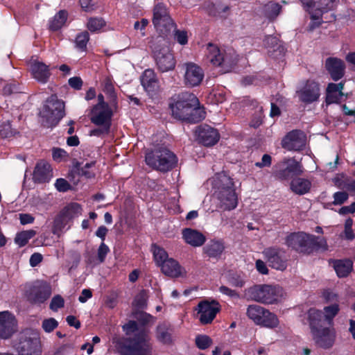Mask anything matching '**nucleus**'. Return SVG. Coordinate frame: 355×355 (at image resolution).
Masks as SVG:
<instances>
[{
    "mask_svg": "<svg viewBox=\"0 0 355 355\" xmlns=\"http://www.w3.org/2000/svg\"><path fill=\"white\" fill-rule=\"evenodd\" d=\"M169 105L173 116L177 119L198 123L205 118L204 109L192 93L184 92L173 96Z\"/></svg>",
    "mask_w": 355,
    "mask_h": 355,
    "instance_id": "obj_1",
    "label": "nucleus"
},
{
    "mask_svg": "<svg viewBox=\"0 0 355 355\" xmlns=\"http://www.w3.org/2000/svg\"><path fill=\"white\" fill-rule=\"evenodd\" d=\"M212 184L218 206L224 211L234 209L238 205V198L232 180L225 173H218L214 178Z\"/></svg>",
    "mask_w": 355,
    "mask_h": 355,
    "instance_id": "obj_2",
    "label": "nucleus"
},
{
    "mask_svg": "<svg viewBox=\"0 0 355 355\" xmlns=\"http://www.w3.org/2000/svg\"><path fill=\"white\" fill-rule=\"evenodd\" d=\"M153 57L158 69L162 72L173 70L175 60L164 39L157 37L150 45Z\"/></svg>",
    "mask_w": 355,
    "mask_h": 355,
    "instance_id": "obj_3",
    "label": "nucleus"
},
{
    "mask_svg": "<svg viewBox=\"0 0 355 355\" xmlns=\"http://www.w3.org/2000/svg\"><path fill=\"white\" fill-rule=\"evenodd\" d=\"M247 293L252 300L264 304H276L284 297V291L281 287L267 284L250 287Z\"/></svg>",
    "mask_w": 355,
    "mask_h": 355,
    "instance_id": "obj_4",
    "label": "nucleus"
},
{
    "mask_svg": "<svg viewBox=\"0 0 355 355\" xmlns=\"http://www.w3.org/2000/svg\"><path fill=\"white\" fill-rule=\"evenodd\" d=\"M145 160L148 166L162 172L171 170L178 162L175 155L166 148H159L146 153Z\"/></svg>",
    "mask_w": 355,
    "mask_h": 355,
    "instance_id": "obj_5",
    "label": "nucleus"
},
{
    "mask_svg": "<svg viewBox=\"0 0 355 355\" xmlns=\"http://www.w3.org/2000/svg\"><path fill=\"white\" fill-rule=\"evenodd\" d=\"M41 123L47 128L55 126L64 116V104L55 96L49 98L40 112Z\"/></svg>",
    "mask_w": 355,
    "mask_h": 355,
    "instance_id": "obj_6",
    "label": "nucleus"
},
{
    "mask_svg": "<svg viewBox=\"0 0 355 355\" xmlns=\"http://www.w3.org/2000/svg\"><path fill=\"white\" fill-rule=\"evenodd\" d=\"M153 24L161 36L164 39L175 31V24L171 18L166 7L162 3L157 4L153 8Z\"/></svg>",
    "mask_w": 355,
    "mask_h": 355,
    "instance_id": "obj_7",
    "label": "nucleus"
},
{
    "mask_svg": "<svg viewBox=\"0 0 355 355\" xmlns=\"http://www.w3.org/2000/svg\"><path fill=\"white\" fill-rule=\"evenodd\" d=\"M246 314L257 325L272 329L279 324L276 315L259 305H249Z\"/></svg>",
    "mask_w": 355,
    "mask_h": 355,
    "instance_id": "obj_8",
    "label": "nucleus"
},
{
    "mask_svg": "<svg viewBox=\"0 0 355 355\" xmlns=\"http://www.w3.org/2000/svg\"><path fill=\"white\" fill-rule=\"evenodd\" d=\"M150 337L146 331H141L130 340L123 348L121 355H152Z\"/></svg>",
    "mask_w": 355,
    "mask_h": 355,
    "instance_id": "obj_9",
    "label": "nucleus"
},
{
    "mask_svg": "<svg viewBox=\"0 0 355 355\" xmlns=\"http://www.w3.org/2000/svg\"><path fill=\"white\" fill-rule=\"evenodd\" d=\"M264 259L272 268L284 271L288 264L289 257L284 248L272 246L266 248L262 252Z\"/></svg>",
    "mask_w": 355,
    "mask_h": 355,
    "instance_id": "obj_10",
    "label": "nucleus"
},
{
    "mask_svg": "<svg viewBox=\"0 0 355 355\" xmlns=\"http://www.w3.org/2000/svg\"><path fill=\"white\" fill-rule=\"evenodd\" d=\"M206 58L213 65L222 67L224 73L230 71L235 64L234 58L225 54L216 45L212 44H209L207 47Z\"/></svg>",
    "mask_w": 355,
    "mask_h": 355,
    "instance_id": "obj_11",
    "label": "nucleus"
},
{
    "mask_svg": "<svg viewBox=\"0 0 355 355\" xmlns=\"http://www.w3.org/2000/svg\"><path fill=\"white\" fill-rule=\"evenodd\" d=\"M279 169L276 171V176L279 180H288L293 175L303 173L302 164L293 158L285 159L279 164Z\"/></svg>",
    "mask_w": 355,
    "mask_h": 355,
    "instance_id": "obj_12",
    "label": "nucleus"
},
{
    "mask_svg": "<svg viewBox=\"0 0 355 355\" xmlns=\"http://www.w3.org/2000/svg\"><path fill=\"white\" fill-rule=\"evenodd\" d=\"M300 101L310 104L318 100L320 96V88L318 83L309 80L297 91Z\"/></svg>",
    "mask_w": 355,
    "mask_h": 355,
    "instance_id": "obj_13",
    "label": "nucleus"
},
{
    "mask_svg": "<svg viewBox=\"0 0 355 355\" xmlns=\"http://www.w3.org/2000/svg\"><path fill=\"white\" fill-rule=\"evenodd\" d=\"M315 239V236L304 232L292 233L286 236V244L295 250L302 252L314 243Z\"/></svg>",
    "mask_w": 355,
    "mask_h": 355,
    "instance_id": "obj_14",
    "label": "nucleus"
},
{
    "mask_svg": "<svg viewBox=\"0 0 355 355\" xmlns=\"http://www.w3.org/2000/svg\"><path fill=\"white\" fill-rule=\"evenodd\" d=\"M313 338L315 344L323 349L331 348L335 342L336 332L334 329L320 327L312 329Z\"/></svg>",
    "mask_w": 355,
    "mask_h": 355,
    "instance_id": "obj_15",
    "label": "nucleus"
},
{
    "mask_svg": "<svg viewBox=\"0 0 355 355\" xmlns=\"http://www.w3.org/2000/svg\"><path fill=\"white\" fill-rule=\"evenodd\" d=\"M184 84L190 87L198 86L204 78L203 69L193 62L185 63L184 64Z\"/></svg>",
    "mask_w": 355,
    "mask_h": 355,
    "instance_id": "obj_16",
    "label": "nucleus"
},
{
    "mask_svg": "<svg viewBox=\"0 0 355 355\" xmlns=\"http://www.w3.org/2000/svg\"><path fill=\"white\" fill-rule=\"evenodd\" d=\"M196 310L198 311L199 320L203 324L211 323L215 318L216 313L220 310V306L218 302L212 301L200 302Z\"/></svg>",
    "mask_w": 355,
    "mask_h": 355,
    "instance_id": "obj_17",
    "label": "nucleus"
},
{
    "mask_svg": "<svg viewBox=\"0 0 355 355\" xmlns=\"http://www.w3.org/2000/svg\"><path fill=\"white\" fill-rule=\"evenodd\" d=\"M51 288L46 283L37 282L26 291L29 301L35 304H42L50 297Z\"/></svg>",
    "mask_w": 355,
    "mask_h": 355,
    "instance_id": "obj_18",
    "label": "nucleus"
},
{
    "mask_svg": "<svg viewBox=\"0 0 355 355\" xmlns=\"http://www.w3.org/2000/svg\"><path fill=\"white\" fill-rule=\"evenodd\" d=\"M116 106H101L94 105L90 112V120L95 125H111V119L112 116L113 109Z\"/></svg>",
    "mask_w": 355,
    "mask_h": 355,
    "instance_id": "obj_19",
    "label": "nucleus"
},
{
    "mask_svg": "<svg viewBox=\"0 0 355 355\" xmlns=\"http://www.w3.org/2000/svg\"><path fill=\"white\" fill-rule=\"evenodd\" d=\"M306 140V135L302 131L295 130L284 138L282 146L288 150H300L305 146Z\"/></svg>",
    "mask_w": 355,
    "mask_h": 355,
    "instance_id": "obj_20",
    "label": "nucleus"
},
{
    "mask_svg": "<svg viewBox=\"0 0 355 355\" xmlns=\"http://www.w3.org/2000/svg\"><path fill=\"white\" fill-rule=\"evenodd\" d=\"M17 331V320L8 311L0 312V338H9Z\"/></svg>",
    "mask_w": 355,
    "mask_h": 355,
    "instance_id": "obj_21",
    "label": "nucleus"
},
{
    "mask_svg": "<svg viewBox=\"0 0 355 355\" xmlns=\"http://www.w3.org/2000/svg\"><path fill=\"white\" fill-rule=\"evenodd\" d=\"M196 133L199 141L206 146L216 144L220 137L218 131L208 125L198 127Z\"/></svg>",
    "mask_w": 355,
    "mask_h": 355,
    "instance_id": "obj_22",
    "label": "nucleus"
},
{
    "mask_svg": "<svg viewBox=\"0 0 355 355\" xmlns=\"http://www.w3.org/2000/svg\"><path fill=\"white\" fill-rule=\"evenodd\" d=\"M325 68L331 78L335 81L341 79L344 76L345 64L340 58H328L325 61Z\"/></svg>",
    "mask_w": 355,
    "mask_h": 355,
    "instance_id": "obj_23",
    "label": "nucleus"
},
{
    "mask_svg": "<svg viewBox=\"0 0 355 355\" xmlns=\"http://www.w3.org/2000/svg\"><path fill=\"white\" fill-rule=\"evenodd\" d=\"M52 177L51 165L44 160L38 162L33 171V181L37 183H44L49 182Z\"/></svg>",
    "mask_w": 355,
    "mask_h": 355,
    "instance_id": "obj_24",
    "label": "nucleus"
},
{
    "mask_svg": "<svg viewBox=\"0 0 355 355\" xmlns=\"http://www.w3.org/2000/svg\"><path fill=\"white\" fill-rule=\"evenodd\" d=\"M30 71L33 77L42 83H46L51 76L49 66L37 60L30 63Z\"/></svg>",
    "mask_w": 355,
    "mask_h": 355,
    "instance_id": "obj_25",
    "label": "nucleus"
},
{
    "mask_svg": "<svg viewBox=\"0 0 355 355\" xmlns=\"http://www.w3.org/2000/svg\"><path fill=\"white\" fill-rule=\"evenodd\" d=\"M160 268L164 275L171 277H185L187 275L186 270L173 258L167 259Z\"/></svg>",
    "mask_w": 355,
    "mask_h": 355,
    "instance_id": "obj_26",
    "label": "nucleus"
},
{
    "mask_svg": "<svg viewBox=\"0 0 355 355\" xmlns=\"http://www.w3.org/2000/svg\"><path fill=\"white\" fill-rule=\"evenodd\" d=\"M141 85L145 90L150 94L156 93L159 89V80L153 70L146 69L141 78Z\"/></svg>",
    "mask_w": 355,
    "mask_h": 355,
    "instance_id": "obj_27",
    "label": "nucleus"
},
{
    "mask_svg": "<svg viewBox=\"0 0 355 355\" xmlns=\"http://www.w3.org/2000/svg\"><path fill=\"white\" fill-rule=\"evenodd\" d=\"M82 214L80 205L76 202H72L67 205L60 212V216L56 218L55 223L61 222L66 224L73 218L78 217Z\"/></svg>",
    "mask_w": 355,
    "mask_h": 355,
    "instance_id": "obj_28",
    "label": "nucleus"
},
{
    "mask_svg": "<svg viewBox=\"0 0 355 355\" xmlns=\"http://www.w3.org/2000/svg\"><path fill=\"white\" fill-rule=\"evenodd\" d=\"M264 43L270 57L278 60L284 56L286 52L285 48L279 44V40L276 37L271 35L266 37Z\"/></svg>",
    "mask_w": 355,
    "mask_h": 355,
    "instance_id": "obj_29",
    "label": "nucleus"
},
{
    "mask_svg": "<svg viewBox=\"0 0 355 355\" xmlns=\"http://www.w3.org/2000/svg\"><path fill=\"white\" fill-rule=\"evenodd\" d=\"M182 236L185 242L193 247H200L206 241L205 236L201 232L190 228L182 231Z\"/></svg>",
    "mask_w": 355,
    "mask_h": 355,
    "instance_id": "obj_30",
    "label": "nucleus"
},
{
    "mask_svg": "<svg viewBox=\"0 0 355 355\" xmlns=\"http://www.w3.org/2000/svg\"><path fill=\"white\" fill-rule=\"evenodd\" d=\"M173 329L171 326L166 322L159 324L156 329V338L164 345H170L173 342Z\"/></svg>",
    "mask_w": 355,
    "mask_h": 355,
    "instance_id": "obj_31",
    "label": "nucleus"
},
{
    "mask_svg": "<svg viewBox=\"0 0 355 355\" xmlns=\"http://www.w3.org/2000/svg\"><path fill=\"white\" fill-rule=\"evenodd\" d=\"M311 183L307 179L296 178L292 180L290 184L291 191L297 195H304L311 189Z\"/></svg>",
    "mask_w": 355,
    "mask_h": 355,
    "instance_id": "obj_32",
    "label": "nucleus"
},
{
    "mask_svg": "<svg viewBox=\"0 0 355 355\" xmlns=\"http://www.w3.org/2000/svg\"><path fill=\"white\" fill-rule=\"evenodd\" d=\"M352 261L349 259L336 260L334 262V268L339 277L347 276L352 270Z\"/></svg>",
    "mask_w": 355,
    "mask_h": 355,
    "instance_id": "obj_33",
    "label": "nucleus"
},
{
    "mask_svg": "<svg viewBox=\"0 0 355 355\" xmlns=\"http://www.w3.org/2000/svg\"><path fill=\"white\" fill-rule=\"evenodd\" d=\"M334 6V0H317L314 2L315 14H312L313 18L318 19L322 13L331 10Z\"/></svg>",
    "mask_w": 355,
    "mask_h": 355,
    "instance_id": "obj_34",
    "label": "nucleus"
},
{
    "mask_svg": "<svg viewBox=\"0 0 355 355\" xmlns=\"http://www.w3.org/2000/svg\"><path fill=\"white\" fill-rule=\"evenodd\" d=\"M225 249L224 245L221 241H211L204 248L205 253L209 257L216 258L221 255Z\"/></svg>",
    "mask_w": 355,
    "mask_h": 355,
    "instance_id": "obj_35",
    "label": "nucleus"
},
{
    "mask_svg": "<svg viewBox=\"0 0 355 355\" xmlns=\"http://www.w3.org/2000/svg\"><path fill=\"white\" fill-rule=\"evenodd\" d=\"M67 19V12L64 10H60L52 19L49 20V29L52 31L59 30L64 26Z\"/></svg>",
    "mask_w": 355,
    "mask_h": 355,
    "instance_id": "obj_36",
    "label": "nucleus"
},
{
    "mask_svg": "<svg viewBox=\"0 0 355 355\" xmlns=\"http://www.w3.org/2000/svg\"><path fill=\"white\" fill-rule=\"evenodd\" d=\"M103 92L108 96L110 98V103L112 107H115L117 105L116 95L114 91V87L110 78H106L103 83Z\"/></svg>",
    "mask_w": 355,
    "mask_h": 355,
    "instance_id": "obj_37",
    "label": "nucleus"
},
{
    "mask_svg": "<svg viewBox=\"0 0 355 355\" xmlns=\"http://www.w3.org/2000/svg\"><path fill=\"white\" fill-rule=\"evenodd\" d=\"M152 251L154 260L159 267H161L169 259L166 251L158 245H153L152 246Z\"/></svg>",
    "mask_w": 355,
    "mask_h": 355,
    "instance_id": "obj_38",
    "label": "nucleus"
},
{
    "mask_svg": "<svg viewBox=\"0 0 355 355\" xmlns=\"http://www.w3.org/2000/svg\"><path fill=\"white\" fill-rule=\"evenodd\" d=\"M36 234V232L33 230L22 231L18 233L15 239V242L20 247H23L27 244L28 241Z\"/></svg>",
    "mask_w": 355,
    "mask_h": 355,
    "instance_id": "obj_39",
    "label": "nucleus"
},
{
    "mask_svg": "<svg viewBox=\"0 0 355 355\" xmlns=\"http://www.w3.org/2000/svg\"><path fill=\"white\" fill-rule=\"evenodd\" d=\"M308 316L312 330L313 329H317L315 326L322 320L323 318V313L321 311L318 309H310L308 312Z\"/></svg>",
    "mask_w": 355,
    "mask_h": 355,
    "instance_id": "obj_40",
    "label": "nucleus"
},
{
    "mask_svg": "<svg viewBox=\"0 0 355 355\" xmlns=\"http://www.w3.org/2000/svg\"><path fill=\"white\" fill-rule=\"evenodd\" d=\"M105 25L102 18L92 17L88 19L87 27L91 32H97Z\"/></svg>",
    "mask_w": 355,
    "mask_h": 355,
    "instance_id": "obj_41",
    "label": "nucleus"
},
{
    "mask_svg": "<svg viewBox=\"0 0 355 355\" xmlns=\"http://www.w3.org/2000/svg\"><path fill=\"white\" fill-rule=\"evenodd\" d=\"M89 39V33L87 31L80 33L76 37V47L81 51L85 50Z\"/></svg>",
    "mask_w": 355,
    "mask_h": 355,
    "instance_id": "obj_42",
    "label": "nucleus"
},
{
    "mask_svg": "<svg viewBox=\"0 0 355 355\" xmlns=\"http://www.w3.org/2000/svg\"><path fill=\"white\" fill-rule=\"evenodd\" d=\"M95 165V162H91L86 163L81 168L79 169V174L81 176H84L86 178H92L95 175V173L93 170H91Z\"/></svg>",
    "mask_w": 355,
    "mask_h": 355,
    "instance_id": "obj_43",
    "label": "nucleus"
},
{
    "mask_svg": "<svg viewBox=\"0 0 355 355\" xmlns=\"http://www.w3.org/2000/svg\"><path fill=\"white\" fill-rule=\"evenodd\" d=\"M282 6L277 3H271L266 6V12L270 18H275L281 12Z\"/></svg>",
    "mask_w": 355,
    "mask_h": 355,
    "instance_id": "obj_44",
    "label": "nucleus"
},
{
    "mask_svg": "<svg viewBox=\"0 0 355 355\" xmlns=\"http://www.w3.org/2000/svg\"><path fill=\"white\" fill-rule=\"evenodd\" d=\"M324 317L326 320H331L339 311V306L335 303L331 306H325L324 308Z\"/></svg>",
    "mask_w": 355,
    "mask_h": 355,
    "instance_id": "obj_45",
    "label": "nucleus"
},
{
    "mask_svg": "<svg viewBox=\"0 0 355 355\" xmlns=\"http://www.w3.org/2000/svg\"><path fill=\"white\" fill-rule=\"evenodd\" d=\"M196 344L200 349H205L211 344V338L207 336H198L196 338Z\"/></svg>",
    "mask_w": 355,
    "mask_h": 355,
    "instance_id": "obj_46",
    "label": "nucleus"
},
{
    "mask_svg": "<svg viewBox=\"0 0 355 355\" xmlns=\"http://www.w3.org/2000/svg\"><path fill=\"white\" fill-rule=\"evenodd\" d=\"M53 159L58 162L66 160L69 155L63 149L59 148H53L52 150Z\"/></svg>",
    "mask_w": 355,
    "mask_h": 355,
    "instance_id": "obj_47",
    "label": "nucleus"
},
{
    "mask_svg": "<svg viewBox=\"0 0 355 355\" xmlns=\"http://www.w3.org/2000/svg\"><path fill=\"white\" fill-rule=\"evenodd\" d=\"M58 325L57 320L53 318L45 319L42 322V327L44 331L50 333L53 331Z\"/></svg>",
    "mask_w": 355,
    "mask_h": 355,
    "instance_id": "obj_48",
    "label": "nucleus"
},
{
    "mask_svg": "<svg viewBox=\"0 0 355 355\" xmlns=\"http://www.w3.org/2000/svg\"><path fill=\"white\" fill-rule=\"evenodd\" d=\"M353 220L347 218L345 223L344 236L347 240H352L354 238V231L352 230Z\"/></svg>",
    "mask_w": 355,
    "mask_h": 355,
    "instance_id": "obj_49",
    "label": "nucleus"
},
{
    "mask_svg": "<svg viewBox=\"0 0 355 355\" xmlns=\"http://www.w3.org/2000/svg\"><path fill=\"white\" fill-rule=\"evenodd\" d=\"M147 295L144 291L139 293L134 300V304L139 309H144L146 306Z\"/></svg>",
    "mask_w": 355,
    "mask_h": 355,
    "instance_id": "obj_50",
    "label": "nucleus"
},
{
    "mask_svg": "<svg viewBox=\"0 0 355 355\" xmlns=\"http://www.w3.org/2000/svg\"><path fill=\"white\" fill-rule=\"evenodd\" d=\"M98 125L100 127L91 130L90 135L101 137L109 133L110 128V125L101 124Z\"/></svg>",
    "mask_w": 355,
    "mask_h": 355,
    "instance_id": "obj_51",
    "label": "nucleus"
},
{
    "mask_svg": "<svg viewBox=\"0 0 355 355\" xmlns=\"http://www.w3.org/2000/svg\"><path fill=\"white\" fill-rule=\"evenodd\" d=\"M19 92V85L15 82L6 85L3 89L4 95H10Z\"/></svg>",
    "mask_w": 355,
    "mask_h": 355,
    "instance_id": "obj_52",
    "label": "nucleus"
},
{
    "mask_svg": "<svg viewBox=\"0 0 355 355\" xmlns=\"http://www.w3.org/2000/svg\"><path fill=\"white\" fill-rule=\"evenodd\" d=\"M64 299L59 295L55 296L51 300L50 309L53 311H58V309L64 306Z\"/></svg>",
    "mask_w": 355,
    "mask_h": 355,
    "instance_id": "obj_53",
    "label": "nucleus"
},
{
    "mask_svg": "<svg viewBox=\"0 0 355 355\" xmlns=\"http://www.w3.org/2000/svg\"><path fill=\"white\" fill-rule=\"evenodd\" d=\"M175 32V39L177 40V42L182 44L184 45L188 42V37H187V33L184 31H178L176 28L175 31H171V33Z\"/></svg>",
    "mask_w": 355,
    "mask_h": 355,
    "instance_id": "obj_54",
    "label": "nucleus"
},
{
    "mask_svg": "<svg viewBox=\"0 0 355 355\" xmlns=\"http://www.w3.org/2000/svg\"><path fill=\"white\" fill-rule=\"evenodd\" d=\"M55 187L56 189L60 192H65L68 191L71 187L68 182L63 178L58 179L55 183Z\"/></svg>",
    "mask_w": 355,
    "mask_h": 355,
    "instance_id": "obj_55",
    "label": "nucleus"
},
{
    "mask_svg": "<svg viewBox=\"0 0 355 355\" xmlns=\"http://www.w3.org/2000/svg\"><path fill=\"white\" fill-rule=\"evenodd\" d=\"M348 199V194L345 191L336 192L334 194V204L341 205Z\"/></svg>",
    "mask_w": 355,
    "mask_h": 355,
    "instance_id": "obj_56",
    "label": "nucleus"
},
{
    "mask_svg": "<svg viewBox=\"0 0 355 355\" xmlns=\"http://www.w3.org/2000/svg\"><path fill=\"white\" fill-rule=\"evenodd\" d=\"M344 94H336L327 92L326 102L327 104L337 103H338Z\"/></svg>",
    "mask_w": 355,
    "mask_h": 355,
    "instance_id": "obj_57",
    "label": "nucleus"
},
{
    "mask_svg": "<svg viewBox=\"0 0 355 355\" xmlns=\"http://www.w3.org/2000/svg\"><path fill=\"white\" fill-rule=\"evenodd\" d=\"M344 88V83L340 82L338 84L336 83H329L327 88V92L336 93V94H343L342 90Z\"/></svg>",
    "mask_w": 355,
    "mask_h": 355,
    "instance_id": "obj_58",
    "label": "nucleus"
},
{
    "mask_svg": "<svg viewBox=\"0 0 355 355\" xmlns=\"http://www.w3.org/2000/svg\"><path fill=\"white\" fill-rule=\"evenodd\" d=\"M338 187L340 189L355 191V180L347 178L345 181L338 183Z\"/></svg>",
    "mask_w": 355,
    "mask_h": 355,
    "instance_id": "obj_59",
    "label": "nucleus"
},
{
    "mask_svg": "<svg viewBox=\"0 0 355 355\" xmlns=\"http://www.w3.org/2000/svg\"><path fill=\"white\" fill-rule=\"evenodd\" d=\"M108 252L109 248L104 243H101L98 249V259L101 263L104 261Z\"/></svg>",
    "mask_w": 355,
    "mask_h": 355,
    "instance_id": "obj_60",
    "label": "nucleus"
},
{
    "mask_svg": "<svg viewBox=\"0 0 355 355\" xmlns=\"http://www.w3.org/2000/svg\"><path fill=\"white\" fill-rule=\"evenodd\" d=\"M12 135L10 123H7L0 125V136L2 137H9Z\"/></svg>",
    "mask_w": 355,
    "mask_h": 355,
    "instance_id": "obj_61",
    "label": "nucleus"
},
{
    "mask_svg": "<svg viewBox=\"0 0 355 355\" xmlns=\"http://www.w3.org/2000/svg\"><path fill=\"white\" fill-rule=\"evenodd\" d=\"M219 291L221 293L228 295L231 297L238 298L239 297V295L236 291L225 286H221L219 288Z\"/></svg>",
    "mask_w": 355,
    "mask_h": 355,
    "instance_id": "obj_62",
    "label": "nucleus"
},
{
    "mask_svg": "<svg viewBox=\"0 0 355 355\" xmlns=\"http://www.w3.org/2000/svg\"><path fill=\"white\" fill-rule=\"evenodd\" d=\"M69 85L75 89H80L83 85V81L80 77H73L69 78Z\"/></svg>",
    "mask_w": 355,
    "mask_h": 355,
    "instance_id": "obj_63",
    "label": "nucleus"
},
{
    "mask_svg": "<svg viewBox=\"0 0 355 355\" xmlns=\"http://www.w3.org/2000/svg\"><path fill=\"white\" fill-rule=\"evenodd\" d=\"M355 212V202L352 203L349 206H345L341 207L338 213L341 215H345L347 214H353Z\"/></svg>",
    "mask_w": 355,
    "mask_h": 355,
    "instance_id": "obj_64",
    "label": "nucleus"
}]
</instances>
